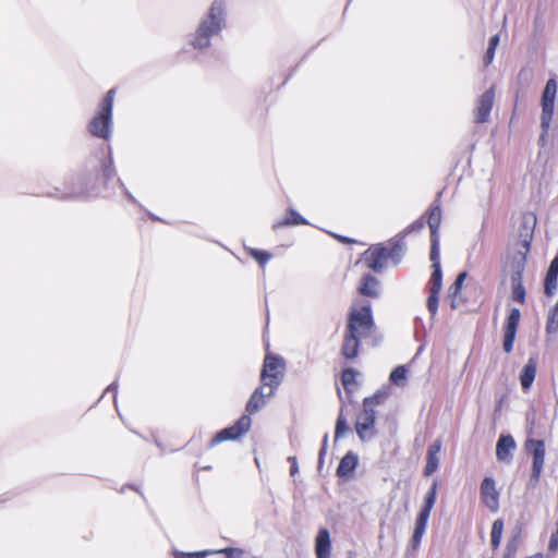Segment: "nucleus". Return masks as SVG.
Returning a JSON list of instances; mask_svg holds the SVG:
<instances>
[{"mask_svg":"<svg viewBox=\"0 0 558 558\" xmlns=\"http://www.w3.org/2000/svg\"><path fill=\"white\" fill-rule=\"evenodd\" d=\"M374 326L371 305H364L360 310H352L349 314L347 328L356 335L367 337Z\"/></svg>","mask_w":558,"mask_h":558,"instance_id":"6","label":"nucleus"},{"mask_svg":"<svg viewBox=\"0 0 558 558\" xmlns=\"http://www.w3.org/2000/svg\"><path fill=\"white\" fill-rule=\"evenodd\" d=\"M403 255V243L397 241L388 248V258L393 259L396 264L400 263Z\"/></svg>","mask_w":558,"mask_h":558,"instance_id":"33","label":"nucleus"},{"mask_svg":"<svg viewBox=\"0 0 558 558\" xmlns=\"http://www.w3.org/2000/svg\"><path fill=\"white\" fill-rule=\"evenodd\" d=\"M336 239H338L340 242L342 243H352L353 240L350 239V238H347V236H343V235H339V234H332Z\"/></svg>","mask_w":558,"mask_h":558,"instance_id":"52","label":"nucleus"},{"mask_svg":"<svg viewBox=\"0 0 558 558\" xmlns=\"http://www.w3.org/2000/svg\"><path fill=\"white\" fill-rule=\"evenodd\" d=\"M408 369L404 365L397 366L389 376V380L396 386H403L407 379Z\"/></svg>","mask_w":558,"mask_h":558,"instance_id":"30","label":"nucleus"},{"mask_svg":"<svg viewBox=\"0 0 558 558\" xmlns=\"http://www.w3.org/2000/svg\"><path fill=\"white\" fill-rule=\"evenodd\" d=\"M498 44H499V36L498 35H494L489 39L488 48L492 49V50H496Z\"/></svg>","mask_w":558,"mask_h":558,"instance_id":"49","label":"nucleus"},{"mask_svg":"<svg viewBox=\"0 0 558 558\" xmlns=\"http://www.w3.org/2000/svg\"><path fill=\"white\" fill-rule=\"evenodd\" d=\"M521 318V312L517 307H512L509 312V315L506 319L505 324V333H504V351L509 353L512 351L513 342L515 340L518 326Z\"/></svg>","mask_w":558,"mask_h":558,"instance_id":"11","label":"nucleus"},{"mask_svg":"<svg viewBox=\"0 0 558 558\" xmlns=\"http://www.w3.org/2000/svg\"><path fill=\"white\" fill-rule=\"evenodd\" d=\"M555 257H558V254Z\"/></svg>","mask_w":558,"mask_h":558,"instance_id":"59","label":"nucleus"},{"mask_svg":"<svg viewBox=\"0 0 558 558\" xmlns=\"http://www.w3.org/2000/svg\"><path fill=\"white\" fill-rule=\"evenodd\" d=\"M554 308L558 310V300H557V303H556V305L554 306Z\"/></svg>","mask_w":558,"mask_h":558,"instance_id":"58","label":"nucleus"},{"mask_svg":"<svg viewBox=\"0 0 558 558\" xmlns=\"http://www.w3.org/2000/svg\"><path fill=\"white\" fill-rule=\"evenodd\" d=\"M174 558H185L184 553H182V551H175V553H174Z\"/></svg>","mask_w":558,"mask_h":558,"instance_id":"54","label":"nucleus"},{"mask_svg":"<svg viewBox=\"0 0 558 558\" xmlns=\"http://www.w3.org/2000/svg\"><path fill=\"white\" fill-rule=\"evenodd\" d=\"M425 227V219L424 217H421L413 221L410 226H408L404 231L403 235H408L413 232H420Z\"/></svg>","mask_w":558,"mask_h":558,"instance_id":"42","label":"nucleus"},{"mask_svg":"<svg viewBox=\"0 0 558 558\" xmlns=\"http://www.w3.org/2000/svg\"><path fill=\"white\" fill-rule=\"evenodd\" d=\"M116 177L117 171L109 147L108 156L98 160L97 165L93 167V172L77 178V182L73 183L60 197L63 199H80L89 196L97 193L100 185L106 186Z\"/></svg>","mask_w":558,"mask_h":558,"instance_id":"1","label":"nucleus"},{"mask_svg":"<svg viewBox=\"0 0 558 558\" xmlns=\"http://www.w3.org/2000/svg\"><path fill=\"white\" fill-rule=\"evenodd\" d=\"M466 276H468V274L465 271L460 272L457 276L454 282L448 289V296L451 300V307L452 308L457 307L456 298L460 293Z\"/></svg>","mask_w":558,"mask_h":558,"instance_id":"28","label":"nucleus"},{"mask_svg":"<svg viewBox=\"0 0 558 558\" xmlns=\"http://www.w3.org/2000/svg\"><path fill=\"white\" fill-rule=\"evenodd\" d=\"M441 449V441L439 439L435 440L427 449V454L438 456Z\"/></svg>","mask_w":558,"mask_h":558,"instance_id":"45","label":"nucleus"},{"mask_svg":"<svg viewBox=\"0 0 558 558\" xmlns=\"http://www.w3.org/2000/svg\"><path fill=\"white\" fill-rule=\"evenodd\" d=\"M500 408H501V401H499V403H498V407H497L496 411H498Z\"/></svg>","mask_w":558,"mask_h":558,"instance_id":"56","label":"nucleus"},{"mask_svg":"<svg viewBox=\"0 0 558 558\" xmlns=\"http://www.w3.org/2000/svg\"><path fill=\"white\" fill-rule=\"evenodd\" d=\"M388 259V247L377 244L367 248L363 254L365 265L375 272H381L385 262Z\"/></svg>","mask_w":558,"mask_h":558,"instance_id":"10","label":"nucleus"},{"mask_svg":"<svg viewBox=\"0 0 558 558\" xmlns=\"http://www.w3.org/2000/svg\"><path fill=\"white\" fill-rule=\"evenodd\" d=\"M210 554H215V551L204 550V551L184 553V556H185V558H204Z\"/></svg>","mask_w":558,"mask_h":558,"instance_id":"46","label":"nucleus"},{"mask_svg":"<svg viewBox=\"0 0 558 558\" xmlns=\"http://www.w3.org/2000/svg\"><path fill=\"white\" fill-rule=\"evenodd\" d=\"M430 231V250L439 248V227L441 223V208L439 204L430 207L427 220Z\"/></svg>","mask_w":558,"mask_h":558,"instance_id":"15","label":"nucleus"},{"mask_svg":"<svg viewBox=\"0 0 558 558\" xmlns=\"http://www.w3.org/2000/svg\"><path fill=\"white\" fill-rule=\"evenodd\" d=\"M215 554H222L226 556V558H244L243 549L235 547H226L219 550H215Z\"/></svg>","mask_w":558,"mask_h":558,"instance_id":"41","label":"nucleus"},{"mask_svg":"<svg viewBox=\"0 0 558 558\" xmlns=\"http://www.w3.org/2000/svg\"><path fill=\"white\" fill-rule=\"evenodd\" d=\"M439 292L440 291L429 290V296L427 299V308L432 315V318L437 314L438 303H439V298H438Z\"/></svg>","mask_w":558,"mask_h":558,"instance_id":"36","label":"nucleus"},{"mask_svg":"<svg viewBox=\"0 0 558 558\" xmlns=\"http://www.w3.org/2000/svg\"><path fill=\"white\" fill-rule=\"evenodd\" d=\"M150 217H151L153 219H155V220H159V218H158V217H156V216H154V215H150Z\"/></svg>","mask_w":558,"mask_h":558,"instance_id":"57","label":"nucleus"},{"mask_svg":"<svg viewBox=\"0 0 558 558\" xmlns=\"http://www.w3.org/2000/svg\"><path fill=\"white\" fill-rule=\"evenodd\" d=\"M376 422V411L363 408V412L357 416L355 430L361 440H366L374 436V426Z\"/></svg>","mask_w":558,"mask_h":558,"instance_id":"12","label":"nucleus"},{"mask_svg":"<svg viewBox=\"0 0 558 558\" xmlns=\"http://www.w3.org/2000/svg\"><path fill=\"white\" fill-rule=\"evenodd\" d=\"M495 51L496 50H492V49L487 48L486 53L483 59L485 66L489 65L493 62V60L495 58Z\"/></svg>","mask_w":558,"mask_h":558,"instance_id":"48","label":"nucleus"},{"mask_svg":"<svg viewBox=\"0 0 558 558\" xmlns=\"http://www.w3.org/2000/svg\"><path fill=\"white\" fill-rule=\"evenodd\" d=\"M117 390H118V381L114 380L112 384L108 386L106 392H113L114 400L117 399Z\"/></svg>","mask_w":558,"mask_h":558,"instance_id":"50","label":"nucleus"},{"mask_svg":"<svg viewBox=\"0 0 558 558\" xmlns=\"http://www.w3.org/2000/svg\"><path fill=\"white\" fill-rule=\"evenodd\" d=\"M546 331L547 333H557L558 332V310L553 308L547 318L546 323Z\"/></svg>","mask_w":558,"mask_h":558,"instance_id":"34","label":"nucleus"},{"mask_svg":"<svg viewBox=\"0 0 558 558\" xmlns=\"http://www.w3.org/2000/svg\"><path fill=\"white\" fill-rule=\"evenodd\" d=\"M557 95V81L555 77L549 78L546 82L544 90L542 93L541 106V128L542 133L539 135V142L542 145L546 143L547 132L549 130L555 108V100Z\"/></svg>","mask_w":558,"mask_h":558,"instance_id":"4","label":"nucleus"},{"mask_svg":"<svg viewBox=\"0 0 558 558\" xmlns=\"http://www.w3.org/2000/svg\"><path fill=\"white\" fill-rule=\"evenodd\" d=\"M525 448L533 458L530 484L535 486L539 481L545 462V442L541 439H527Z\"/></svg>","mask_w":558,"mask_h":558,"instance_id":"8","label":"nucleus"},{"mask_svg":"<svg viewBox=\"0 0 558 558\" xmlns=\"http://www.w3.org/2000/svg\"><path fill=\"white\" fill-rule=\"evenodd\" d=\"M248 255L253 257L259 266L264 267L271 258V254L267 251L258 250V248H248Z\"/></svg>","mask_w":558,"mask_h":558,"instance_id":"31","label":"nucleus"},{"mask_svg":"<svg viewBox=\"0 0 558 558\" xmlns=\"http://www.w3.org/2000/svg\"><path fill=\"white\" fill-rule=\"evenodd\" d=\"M504 532V521L501 519H497L493 522L492 532H490V545L493 549H497L500 545L501 537Z\"/></svg>","mask_w":558,"mask_h":558,"instance_id":"29","label":"nucleus"},{"mask_svg":"<svg viewBox=\"0 0 558 558\" xmlns=\"http://www.w3.org/2000/svg\"><path fill=\"white\" fill-rule=\"evenodd\" d=\"M357 372L354 368H345L342 371L341 380L344 388L353 385L355 383Z\"/></svg>","mask_w":558,"mask_h":558,"instance_id":"37","label":"nucleus"},{"mask_svg":"<svg viewBox=\"0 0 558 558\" xmlns=\"http://www.w3.org/2000/svg\"><path fill=\"white\" fill-rule=\"evenodd\" d=\"M511 298L514 302L524 304L526 299L524 286L511 287Z\"/></svg>","mask_w":558,"mask_h":558,"instance_id":"39","label":"nucleus"},{"mask_svg":"<svg viewBox=\"0 0 558 558\" xmlns=\"http://www.w3.org/2000/svg\"><path fill=\"white\" fill-rule=\"evenodd\" d=\"M558 286V257H554L545 276L544 292L547 296H553Z\"/></svg>","mask_w":558,"mask_h":558,"instance_id":"19","label":"nucleus"},{"mask_svg":"<svg viewBox=\"0 0 558 558\" xmlns=\"http://www.w3.org/2000/svg\"><path fill=\"white\" fill-rule=\"evenodd\" d=\"M359 458L353 451H348L340 460L337 468V475L339 477L350 476L357 466Z\"/></svg>","mask_w":558,"mask_h":558,"instance_id":"21","label":"nucleus"},{"mask_svg":"<svg viewBox=\"0 0 558 558\" xmlns=\"http://www.w3.org/2000/svg\"><path fill=\"white\" fill-rule=\"evenodd\" d=\"M439 464V458L438 456L426 454V465L424 468V475L430 476L433 473H435L438 469Z\"/></svg>","mask_w":558,"mask_h":558,"instance_id":"35","label":"nucleus"},{"mask_svg":"<svg viewBox=\"0 0 558 558\" xmlns=\"http://www.w3.org/2000/svg\"><path fill=\"white\" fill-rule=\"evenodd\" d=\"M226 26V8L222 0H215L196 31L189 36V44L196 50L210 46L211 37L219 35Z\"/></svg>","mask_w":558,"mask_h":558,"instance_id":"2","label":"nucleus"},{"mask_svg":"<svg viewBox=\"0 0 558 558\" xmlns=\"http://www.w3.org/2000/svg\"><path fill=\"white\" fill-rule=\"evenodd\" d=\"M118 183L125 195V197L133 204H137V199L133 196V194L126 189L125 184L122 180L118 179Z\"/></svg>","mask_w":558,"mask_h":558,"instance_id":"43","label":"nucleus"},{"mask_svg":"<svg viewBox=\"0 0 558 558\" xmlns=\"http://www.w3.org/2000/svg\"><path fill=\"white\" fill-rule=\"evenodd\" d=\"M520 248L512 256L511 272H524L527 255L531 250L533 231L525 228V234H521Z\"/></svg>","mask_w":558,"mask_h":558,"instance_id":"9","label":"nucleus"},{"mask_svg":"<svg viewBox=\"0 0 558 558\" xmlns=\"http://www.w3.org/2000/svg\"><path fill=\"white\" fill-rule=\"evenodd\" d=\"M525 558H543V555L538 553V554H534L532 556H527Z\"/></svg>","mask_w":558,"mask_h":558,"instance_id":"55","label":"nucleus"},{"mask_svg":"<svg viewBox=\"0 0 558 558\" xmlns=\"http://www.w3.org/2000/svg\"><path fill=\"white\" fill-rule=\"evenodd\" d=\"M307 220L303 218L296 210L290 208L287 210L286 217L283 220L274 223V229H278L284 226H298V225H307Z\"/></svg>","mask_w":558,"mask_h":558,"instance_id":"27","label":"nucleus"},{"mask_svg":"<svg viewBox=\"0 0 558 558\" xmlns=\"http://www.w3.org/2000/svg\"><path fill=\"white\" fill-rule=\"evenodd\" d=\"M331 548L330 534L327 529H320L316 536L315 551L317 558H329Z\"/></svg>","mask_w":558,"mask_h":558,"instance_id":"22","label":"nucleus"},{"mask_svg":"<svg viewBox=\"0 0 558 558\" xmlns=\"http://www.w3.org/2000/svg\"><path fill=\"white\" fill-rule=\"evenodd\" d=\"M251 425V416L247 414L241 415L233 425L219 430L210 439L208 447L213 448L222 441L239 439L241 436L245 435L250 430Z\"/></svg>","mask_w":558,"mask_h":558,"instance_id":"7","label":"nucleus"},{"mask_svg":"<svg viewBox=\"0 0 558 558\" xmlns=\"http://www.w3.org/2000/svg\"><path fill=\"white\" fill-rule=\"evenodd\" d=\"M515 448V441L511 435H501L496 445V456L499 461H509L511 451Z\"/></svg>","mask_w":558,"mask_h":558,"instance_id":"20","label":"nucleus"},{"mask_svg":"<svg viewBox=\"0 0 558 558\" xmlns=\"http://www.w3.org/2000/svg\"><path fill=\"white\" fill-rule=\"evenodd\" d=\"M383 395L380 392H376L371 397H367L363 401V408L367 410H375L377 405L381 403Z\"/></svg>","mask_w":558,"mask_h":558,"instance_id":"38","label":"nucleus"},{"mask_svg":"<svg viewBox=\"0 0 558 558\" xmlns=\"http://www.w3.org/2000/svg\"><path fill=\"white\" fill-rule=\"evenodd\" d=\"M116 88L109 89L97 106L95 116L87 125L88 132L97 138L108 141L112 135L113 102Z\"/></svg>","mask_w":558,"mask_h":558,"instance_id":"3","label":"nucleus"},{"mask_svg":"<svg viewBox=\"0 0 558 558\" xmlns=\"http://www.w3.org/2000/svg\"><path fill=\"white\" fill-rule=\"evenodd\" d=\"M327 452V448L325 446H322L319 453H318V466L320 468L324 463V458Z\"/></svg>","mask_w":558,"mask_h":558,"instance_id":"51","label":"nucleus"},{"mask_svg":"<svg viewBox=\"0 0 558 558\" xmlns=\"http://www.w3.org/2000/svg\"><path fill=\"white\" fill-rule=\"evenodd\" d=\"M327 445H328V434H325V436L323 438V445L322 446H325V448H327Z\"/></svg>","mask_w":558,"mask_h":558,"instance_id":"53","label":"nucleus"},{"mask_svg":"<svg viewBox=\"0 0 558 558\" xmlns=\"http://www.w3.org/2000/svg\"><path fill=\"white\" fill-rule=\"evenodd\" d=\"M349 430V426L347 423L345 417L343 416L342 410L340 411L338 418L336 421V428H335V440L337 441L341 437L344 436V434Z\"/></svg>","mask_w":558,"mask_h":558,"instance_id":"32","label":"nucleus"},{"mask_svg":"<svg viewBox=\"0 0 558 558\" xmlns=\"http://www.w3.org/2000/svg\"><path fill=\"white\" fill-rule=\"evenodd\" d=\"M288 461L290 462V474L292 476H294L298 472H299V465H298V460L294 456L292 457H289L288 458Z\"/></svg>","mask_w":558,"mask_h":558,"instance_id":"47","label":"nucleus"},{"mask_svg":"<svg viewBox=\"0 0 558 558\" xmlns=\"http://www.w3.org/2000/svg\"><path fill=\"white\" fill-rule=\"evenodd\" d=\"M481 497L483 502L492 512H497L499 509V493L496 489V484L493 477H485L481 484Z\"/></svg>","mask_w":558,"mask_h":558,"instance_id":"14","label":"nucleus"},{"mask_svg":"<svg viewBox=\"0 0 558 558\" xmlns=\"http://www.w3.org/2000/svg\"><path fill=\"white\" fill-rule=\"evenodd\" d=\"M536 375V361L531 357L523 366L520 374V383L523 390L531 388Z\"/></svg>","mask_w":558,"mask_h":558,"instance_id":"25","label":"nucleus"},{"mask_svg":"<svg viewBox=\"0 0 558 558\" xmlns=\"http://www.w3.org/2000/svg\"><path fill=\"white\" fill-rule=\"evenodd\" d=\"M517 550H518V537L513 536L506 544L504 558H515Z\"/></svg>","mask_w":558,"mask_h":558,"instance_id":"40","label":"nucleus"},{"mask_svg":"<svg viewBox=\"0 0 558 558\" xmlns=\"http://www.w3.org/2000/svg\"><path fill=\"white\" fill-rule=\"evenodd\" d=\"M284 368V361L279 355L267 354L264 360V365L260 374L262 383L270 389L267 393L268 397L274 396L275 390L282 381Z\"/></svg>","mask_w":558,"mask_h":558,"instance_id":"5","label":"nucleus"},{"mask_svg":"<svg viewBox=\"0 0 558 558\" xmlns=\"http://www.w3.org/2000/svg\"><path fill=\"white\" fill-rule=\"evenodd\" d=\"M523 286V272H511V287Z\"/></svg>","mask_w":558,"mask_h":558,"instance_id":"44","label":"nucleus"},{"mask_svg":"<svg viewBox=\"0 0 558 558\" xmlns=\"http://www.w3.org/2000/svg\"><path fill=\"white\" fill-rule=\"evenodd\" d=\"M266 398L269 397L264 392V385L257 387L246 403L245 410L248 413L247 415L254 414L262 409L266 404Z\"/></svg>","mask_w":558,"mask_h":558,"instance_id":"24","label":"nucleus"},{"mask_svg":"<svg viewBox=\"0 0 558 558\" xmlns=\"http://www.w3.org/2000/svg\"><path fill=\"white\" fill-rule=\"evenodd\" d=\"M495 98L494 87L488 88L476 101L474 110L475 122L485 123L488 121Z\"/></svg>","mask_w":558,"mask_h":558,"instance_id":"13","label":"nucleus"},{"mask_svg":"<svg viewBox=\"0 0 558 558\" xmlns=\"http://www.w3.org/2000/svg\"><path fill=\"white\" fill-rule=\"evenodd\" d=\"M361 338L363 337L356 335L355 331H352L348 328L345 329L343 343L341 348V353L345 359L352 360L357 356Z\"/></svg>","mask_w":558,"mask_h":558,"instance_id":"16","label":"nucleus"},{"mask_svg":"<svg viewBox=\"0 0 558 558\" xmlns=\"http://www.w3.org/2000/svg\"><path fill=\"white\" fill-rule=\"evenodd\" d=\"M437 481H434L432 486L429 487L428 492L425 495L424 498V505L421 508L418 515L429 518L432 509L436 502L437 498Z\"/></svg>","mask_w":558,"mask_h":558,"instance_id":"26","label":"nucleus"},{"mask_svg":"<svg viewBox=\"0 0 558 558\" xmlns=\"http://www.w3.org/2000/svg\"><path fill=\"white\" fill-rule=\"evenodd\" d=\"M428 519L429 518L422 517V515L417 514L413 535L408 545V551H410V550L415 551L420 547L421 541L426 531Z\"/></svg>","mask_w":558,"mask_h":558,"instance_id":"23","label":"nucleus"},{"mask_svg":"<svg viewBox=\"0 0 558 558\" xmlns=\"http://www.w3.org/2000/svg\"><path fill=\"white\" fill-rule=\"evenodd\" d=\"M429 258L432 262L433 272L430 276L429 290L440 291L442 287V270L440 265V248L430 250Z\"/></svg>","mask_w":558,"mask_h":558,"instance_id":"17","label":"nucleus"},{"mask_svg":"<svg viewBox=\"0 0 558 558\" xmlns=\"http://www.w3.org/2000/svg\"><path fill=\"white\" fill-rule=\"evenodd\" d=\"M359 292L367 298H378L380 294V281L373 275L366 274L362 277Z\"/></svg>","mask_w":558,"mask_h":558,"instance_id":"18","label":"nucleus"}]
</instances>
